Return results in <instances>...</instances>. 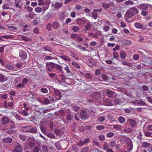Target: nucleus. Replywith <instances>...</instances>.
I'll return each mask as SVG.
<instances>
[{"mask_svg":"<svg viewBox=\"0 0 152 152\" xmlns=\"http://www.w3.org/2000/svg\"><path fill=\"white\" fill-rule=\"evenodd\" d=\"M133 148V145L132 141L129 140L128 142L127 148L128 150L129 151L132 150Z\"/></svg>","mask_w":152,"mask_h":152,"instance_id":"nucleus-28","label":"nucleus"},{"mask_svg":"<svg viewBox=\"0 0 152 152\" xmlns=\"http://www.w3.org/2000/svg\"><path fill=\"white\" fill-rule=\"evenodd\" d=\"M55 68L57 72H62V67L60 65L56 64Z\"/></svg>","mask_w":152,"mask_h":152,"instance_id":"nucleus-24","label":"nucleus"},{"mask_svg":"<svg viewBox=\"0 0 152 152\" xmlns=\"http://www.w3.org/2000/svg\"><path fill=\"white\" fill-rule=\"evenodd\" d=\"M43 49L45 51H48L50 52H51L53 51V49L50 47H43Z\"/></svg>","mask_w":152,"mask_h":152,"instance_id":"nucleus-46","label":"nucleus"},{"mask_svg":"<svg viewBox=\"0 0 152 152\" xmlns=\"http://www.w3.org/2000/svg\"><path fill=\"white\" fill-rule=\"evenodd\" d=\"M134 26L137 28L141 29L143 27V25L139 23L136 22L134 23Z\"/></svg>","mask_w":152,"mask_h":152,"instance_id":"nucleus-31","label":"nucleus"},{"mask_svg":"<svg viewBox=\"0 0 152 152\" xmlns=\"http://www.w3.org/2000/svg\"><path fill=\"white\" fill-rule=\"evenodd\" d=\"M6 77H5L4 75L2 74L0 75V81L1 82H4L7 80Z\"/></svg>","mask_w":152,"mask_h":152,"instance_id":"nucleus-36","label":"nucleus"},{"mask_svg":"<svg viewBox=\"0 0 152 152\" xmlns=\"http://www.w3.org/2000/svg\"><path fill=\"white\" fill-rule=\"evenodd\" d=\"M135 110V109H133L131 107H130L129 108H126L124 109L125 112L127 113H130L131 112V110Z\"/></svg>","mask_w":152,"mask_h":152,"instance_id":"nucleus-47","label":"nucleus"},{"mask_svg":"<svg viewBox=\"0 0 152 152\" xmlns=\"http://www.w3.org/2000/svg\"><path fill=\"white\" fill-rule=\"evenodd\" d=\"M40 91L44 94H47L48 93V91L47 88H42L40 89Z\"/></svg>","mask_w":152,"mask_h":152,"instance_id":"nucleus-45","label":"nucleus"},{"mask_svg":"<svg viewBox=\"0 0 152 152\" xmlns=\"http://www.w3.org/2000/svg\"><path fill=\"white\" fill-rule=\"evenodd\" d=\"M112 104H114V105L119 104L120 102V100L118 99H117L114 100H112Z\"/></svg>","mask_w":152,"mask_h":152,"instance_id":"nucleus-34","label":"nucleus"},{"mask_svg":"<svg viewBox=\"0 0 152 152\" xmlns=\"http://www.w3.org/2000/svg\"><path fill=\"white\" fill-rule=\"evenodd\" d=\"M13 38V36L12 35H6L0 36V40H3V38L5 39H12Z\"/></svg>","mask_w":152,"mask_h":152,"instance_id":"nucleus-26","label":"nucleus"},{"mask_svg":"<svg viewBox=\"0 0 152 152\" xmlns=\"http://www.w3.org/2000/svg\"><path fill=\"white\" fill-rule=\"evenodd\" d=\"M105 119V118L104 116H99L98 118V122L102 123L104 121Z\"/></svg>","mask_w":152,"mask_h":152,"instance_id":"nucleus-33","label":"nucleus"},{"mask_svg":"<svg viewBox=\"0 0 152 152\" xmlns=\"http://www.w3.org/2000/svg\"><path fill=\"white\" fill-rule=\"evenodd\" d=\"M109 145L108 142H104L103 145V149L104 151L107 150V148H109Z\"/></svg>","mask_w":152,"mask_h":152,"instance_id":"nucleus-29","label":"nucleus"},{"mask_svg":"<svg viewBox=\"0 0 152 152\" xmlns=\"http://www.w3.org/2000/svg\"><path fill=\"white\" fill-rule=\"evenodd\" d=\"M102 7L104 9L108 8L110 7V5L109 4L105 3L102 4Z\"/></svg>","mask_w":152,"mask_h":152,"instance_id":"nucleus-53","label":"nucleus"},{"mask_svg":"<svg viewBox=\"0 0 152 152\" xmlns=\"http://www.w3.org/2000/svg\"><path fill=\"white\" fill-rule=\"evenodd\" d=\"M80 109V107L78 106L74 105L72 107V109L75 111H78Z\"/></svg>","mask_w":152,"mask_h":152,"instance_id":"nucleus-56","label":"nucleus"},{"mask_svg":"<svg viewBox=\"0 0 152 152\" xmlns=\"http://www.w3.org/2000/svg\"><path fill=\"white\" fill-rule=\"evenodd\" d=\"M123 42L125 44H130L132 43V41L129 40L124 39L123 40Z\"/></svg>","mask_w":152,"mask_h":152,"instance_id":"nucleus-60","label":"nucleus"},{"mask_svg":"<svg viewBox=\"0 0 152 152\" xmlns=\"http://www.w3.org/2000/svg\"><path fill=\"white\" fill-rule=\"evenodd\" d=\"M43 122H41L39 124V127L41 132L45 134L46 133V128L45 125L43 124Z\"/></svg>","mask_w":152,"mask_h":152,"instance_id":"nucleus-10","label":"nucleus"},{"mask_svg":"<svg viewBox=\"0 0 152 152\" xmlns=\"http://www.w3.org/2000/svg\"><path fill=\"white\" fill-rule=\"evenodd\" d=\"M84 76L86 78L88 79L91 80L93 78L92 76L89 73L85 74Z\"/></svg>","mask_w":152,"mask_h":152,"instance_id":"nucleus-30","label":"nucleus"},{"mask_svg":"<svg viewBox=\"0 0 152 152\" xmlns=\"http://www.w3.org/2000/svg\"><path fill=\"white\" fill-rule=\"evenodd\" d=\"M60 57L61 58L64 60L65 61H67L68 62H70L71 61V60L70 58L66 55H61V56H60Z\"/></svg>","mask_w":152,"mask_h":152,"instance_id":"nucleus-21","label":"nucleus"},{"mask_svg":"<svg viewBox=\"0 0 152 152\" xmlns=\"http://www.w3.org/2000/svg\"><path fill=\"white\" fill-rule=\"evenodd\" d=\"M45 135L50 138L56 139L55 135L52 133H48L47 132L46 133H45Z\"/></svg>","mask_w":152,"mask_h":152,"instance_id":"nucleus-23","label":"nucleus"},{"mask_svg":"<svg viewBox=\"0 0 152 152\" xmlns=\"http://www.w3.org/2000/svg\"><path fill=\"white\" fill-rule=\"evenodd\" d=\"M91 25L90 24L86 23L85 26V28L87 31H89L91 30Z\"/></svg>","mask_w":152,"mask_h":152,"instance_id":"nucleus-38","label":"nucleus"},{"mask_svg":"<svg viewBox=\"0 0 152 152\" xmlns=\"http://www.w3.org/2000/svg\"><path fill=\"white\" fill-rule=\"evenodd\" d=\"M52 5V7H54L55 9L58 10L61 7L62 4L57 2L55 4L53 3Z\"/></svg>","mask_w":152,"mask_h":152,"instance_id":"nucleus-13","label":"nucleus"},{"mask_svg":"<svg viewBox=\"0 0 152 152\" xmlns=\"http://www.w3.org/2000/svg\"><path fill=\"white\" fill-rule=\"evenodd\" d=\"M54 94L55 95V98L58 100H59L61 97V92L58 90L55 89L54 90Z\"/></svg>","mask_w":152,"mask_h":152,"instance_id":"nucleus-9","label":"nucleus"},{"mask_svg":"<svg viewBox=\"0 0 152 152\" xmlns=\"http://www.w3.org/2000/svg\"><path fill=\"white\" fill-rule=\"evenodd\" d=\"M2 15L4 16L7 18V19L9 20L10 18V15L5 12H3L2 13Z\"/></svg>","mask_w":152,"mask_h":152,"instance_id":"nucleus-42","label":"nucleus"},{"mask_svg":"<svg viewBox=\"0 0 152 152\" xmlns=\"http://www.w3.org/2000/svg\"><path fill=\"white\" fill-rule=\"evenodd\" d=\"M96 128L97 130L100 131L104 129V126L103 125H98L96 126Z\"/></svg>","mask_w":152,"mask_h":152,"instance_id":"nucleus-55","label":"nucleus"},{"mask_svg":"<svg viewBox=\"0 0 152 152\" xmlns=\"http://www.w3.org/2000/svg\"><path fill=\"white\" fill-rule=\"evenodd\" d=\"M66 112L67 113H68L69 115L67 116L66 117V120L67 122H70L73 118V116L72 113L70 112V109L66 110Z\"/></svg>","mask_w":152,"mask_h":152,"instance_id":"nucleus-8","label":"nucleus"},{"mask_svg":"<svg viewBox=\"0 0 152 152\" xmlns=\"http://www.w3.org/2000/svg\"><path fill=\"white\" fill-rule=\"evenodd\" d=\"M24 87L25 85H23L22 83L17 84L16 86L17 89H18L19 88H24Z\"/></svg>","mask_w":152,"mask_h":152,"instance_id":"nucleus-44","label":"nucleus"},{"mask_svg":"<svg viewBox=\"0 0 152 152\" xmlns=\"http://www.w3.org/2000/svg\"><path fill=\"white\" fill-rule=\"evenodd\" d=\"M89 151V147H86L82 148L80 151V152H88Z\"/></svg>","mask_w":152,"mask_h":152,"instance_id":"nucleus-41","label":"nucleus"},{"mask_svg":"<svg viewBox=\"0 0 152 152\" xmlns=\"http://www.w3.org/2000/svg\"><path fill=\"white\" fill-rule=\"evenodd\" d=\"M59 26L60 24L59 23L56 21L53 22L52 24V27L54 29L58 28L59 27Z\"/></svg>","mask_w":152,"mask_h":152,"instance_id":"nucleus-22","label":"nucleus"},{"mask_svg":"<svg viewBox=\"0 0 152 152\" xmlns=\"http://www.w3.org/2000/svg\"><path fill=\"white\" fill-rule=\"evenodd\" d=\"M138 7L140 10H146L148 9V5L146 4H139Z\"/></svg>","mask_w":152,"mask_h":152,"instance_id":"nucleus-14","label":"nucleus"},{"mask_svg":"<svg viewBox=\"0 0 152 152\" xmlns=\"http://www.w3.org/2000/svg\"><path fill=\"white\" fill-rule=\"evenodd\" d=\"M43 5H44L42 7V8L43 10L44 11H45L48 9L49 5V4L47 3H45V4H44Z\"/></svg>","mask_w":152,"mask_h":152,"instance_id":"nucleus-39","label":"nucleus"},{"mask_svg":"<svg viewBox=\"0 0 152 152\" xmlns=\"http://www.w3.org/2000/svg\"><path fill=\"white\" fill-rule=\"evenodd\" d=\"M76 23L80 26L83 25L84 23V20L83 18H78L76 20Z\"/></svg>","mask_w":152,"mask_h":152,"instance_id":"nucleus-20","label":"nucleus"},{"mask_svg":"<svg viewBox=\"0 0 152 152\" xmlns=\"http://www.w3.org/2000/svg\"><path fill=\"white\" fill-rule=\"evenodd\" d=\"M127 122L129 124V125L132 127H134L137 124L136 121L135 120L132 119H128Z\"/></svg>","mask_w":152,"mask_h":152,"instance_id":"nucleus-12","label":"nucleus"},{"mask_svg":"<svg viewBox=\"0 0 152 152\" xmlns=\"http://www.w3.org/2000/svg\"><path fill=\"white\" fill-rule=\"evenodd\" d=\"M19 137V138L23 141L26 140L27 138V137L26 136L22 134H20Z\"/></svg>","mask_w":152,"mask_h":152,"instance_id":"nucleus-40","label":"nucleus"},{"mask_svg":"<svg viewBox=\"0 0 152 152\" xmlns=\"http://www.w3.org/2000/svg\"><path fill=\"white\" fill-rule=\"evenodd\" d=\"M104 104L105 105L108 106H112L114 105L112 104V101H111L109 99H107L104 101Z\"/></svg>","mask_w":152,"mask_h":152,"instance_id":"nucleus-19","label":"nucleus"},{"mask_svg":"<svg viewBox=\"0 0 152 152\" xmlns=\"http://www.w3.org/2000/svg\"><path fill=\"white\" fill-rule=\"evenodd\" d=\"M56 65V64L53 62H47L46 63V66L53 69L55 68Z\"/></svg>","mask_w":152,"mask_h":152,"instance_id":"nucleus-17","label":"nucleus"},{"mask_svg":"<svg viewBox=\"0 0 152 152\" xmlns=\"http://www.w3.org/2000/svg\"><path fill=\"white\" fill-rule=\"evenodd\" d=\"M120 57L122 59H124L126 56V54L123 52H121L120 53Z\"/></svg>","mask_w":152,"mask_h":152,"instance_id":"nucleus-49","label":"nucleus"},{"mask_svg":"<svg viewBox=\"0 0 152 152\" xmlns=\"http://www.w3.org/2000/svg\"><path fill=\"white\" fill-rule=\"evenodd\" d=\"M21 38L22 39L24 40L25 41H31V39L30 38H29L28 37L25 36H22L21 37Z\"/></svg>","mask_w":152,"mask_h":152,"instance_id":"nucleus-57","label":"nucleus"},{"mask_svg":"<svg viewBox=\"0 0 152 152\" xmlns=\"http://www.w3.org/2000/svg\"><path fill=\"white\" fill-rule=\"evenodd\" d=\"M110 145L111 147V148H113L115 145L116 142L115 141L112 140L110 142Z\"/></svg>","mask_w":152,"mask_h":152,"instance_id":"nucleus-58","label":"nucleus"},{"mask_svg":"<svg viewBox=\"0 0 152 152\" xmlns=\"http://www.w3.org/2000/svg\"><path fill=\"white\" fill-rule=\"evenodd\" d=\"M151 145L150 143H148L145 142H143L141 143L142 147L146 148L149 147Z\"/></svg>","mask_w":152,"mask_h":152,"instance_id":"nucleus-27","label":"nucleus"},{"mask_svg":"<svg viewBox=\"0 0 152 152\" xmlns=\"http://www.w3.org/2000/svg\"><path fill=\"white\" fill-rule=\"evenodd\" d=\"M22 129L24 132L33 134H35L37 132V129L36 127H33L31 126L23 127Z\"/></svg>","mask_w":152,"mask_h":152,"instance_id":"nucleus-3","label":"nucleus"},{"mask_svg":"<svg viewBox=\"0 0 152 152\" xmlns=\"http://www.w3.org/2000/svg\"><path fill=\"white\" fill-rule=\"evenodd\" d=\"M72 30L75 32H77L79 30V27L76 26H73L72 27Z\"/></svg>","mask_w":152,"mask_h":152,"instance_id":"nucleus-48","label":"nucleus"},{"mask_svg":"<svg viewBox=\"0 0 152 152\" xmlns=\"http://www.w3.org/2000/svg\"><path fill=\"white\" fill-rule=\"evenodd\" d=\"M64 68L65 70H66V72L67 73H71V71H70L69 67L68 65H66Z\"/></svg>","mask_w":152,"mask_h":152,"instance_id":"nucleus-50","label":"nucleus"},{"mask_svg":"<svg viewBox=\"0 0 152 152\" xmlns=\"http://www.w3.org/2000/svg\"><path fill=\"white\" fill-rule=\"evenodd\" d=\"M101 78H102L103 80L105 81H107L108 80V77L107 75L105 74H103L101 76Z\"/></svg>","mask_w":152,"mask_h":152,"instance_id":"nucleus-43","label":"nucleus"},{"mask_svg":"<svg viewBox=\"0 0 152 152\" xmlns=\"http://www.w3.org/2000/svg\"><path fill=\"white\" fill-rule=\"evenodd\" d=\"M133 104L134 105L145 106L147 105L146 103L142 100H136L132 102Z\"/></svg>","mask_w":152,"mask_h":152,"instance_id":"nucleus-6","label":"nucleus"},{"mask_svg":"<svg viewBox=\"0 0 152 152\" xmlns=\"http://www.w3.org/2000/svg\"><path fill=\"white\" fill-rule=\"evenodd\" d=\"M122 64L124 65H127L129 66H132V63L127 61H124Z\"/></svg>","mask_w":152,"mask_h":152,"instance_id":"nucleus-51","label":"nucleus"},{"mask_svg":"<svg viewBox=\"0 0 152 152\" xmlns=\"http://www.w3.org/2000/svg\"><path fill=\"white\" fill-rule=\"evenodd\" d=\"M39 148L37 146L34 147L33 148V151H31V152H39Z\"/></svg>","mask_w":152,"mask_h":152,"instance_id":"nucleus-64","label":"nucleus"},{"mask_svg":"<svg viewBox=\"0 0 152 152\" xmlns=\"http://www.w3.org/2000/svg\"><path fill=\"white\" fill-rule=\"evenodd\" d=\"M19 56L21 58L23 59H25L27 57L26 52L23 50H20L19 52Z\"/></svg>","mask_w":152,"mask_h":152,"instance_id":"nucleus-11","label":"nucleus"},{"mask_svg":"<svg viewBox=\"0 0 152 152\" xmlns=\"http://www.w3.org/2000/svg\"><path fill=\"white\" fill-rule=\"evenodd\" d=\"M4 142L6 143H10L12 141V139L9 137H6L3 139Z\"/></svg>","mask_w":152,"mask_h":152,"instance_id":"nucleus-25","label":"nucleus"},{"mask_svg":"<svg viewBox=\"0 0 152 152\" xmlns=\"http://www.w3.org/2000/svg\"><path fill=\"white\" fill-rule=\"evenodd\" d=\"M54 132L56 134L58 135L59 136H61L62 134V132H61L60 130L58 129H55Z\"/></svg>","mask_w":152,"mask_h":152,"instance_id":"nucleus-37","label":"nucleus"},{"mask_svg":"<svg viewBox=\"0 0 152 152\" xmlns=\"http://www.w3.org/2000/svg\"><path fill=\"white\" fill-rule=\"evenodd\" d=\"M1 123L2 125L7 124L9 122V119L6 117L1 118Z\"/></svg>","mask_w":152,"mask_h":152,"instance_id":"nucleus-15","label":"nucleus"},{"mask_svg":"<svg viewBox=\"0 0 152 152\" xmlns=\"http://www.w3.org/2000/svg\"><path fill=\"white\" fill-rule=\"evenodd\" d=\"M124 132L126 133H130L132 131V129L131 128H126L124 130Z\"/></svg>","mask_w":152,"mask_h":152,"instance_id":"nucleus-59","label":"nucleus"},{"mask_svg":"<svg viewBox=\"0 0 152 152\" xmlns=\"http://www.w3.org/2000/svg\"><path fill=\"white\" fill-rule=\"evenodd\" d=\"M28 145L31 148L34 147L35 145L34 142L32 139L28 142Z\"/></svg>","mask_w":152,"mask_h":152,"instance_id":"nucleus-35","label":"nucleus"},{"mask_svg":"<svg viewBox=\"0 0 152 152\" xmlns=\"http://www.w3.org/2000/svg\"><path fill=\"white\" fill-rule=\"evenodd\" d=\"M102 8H99L98 9H94L93 10V12L96 13V12H100L102 11Z\"/></svg>","mask_w":152,"mask_h":152,"instance_id":"nucleus-61","label":"nucleus"},{"mask_svg":"<svg viewBox=\"0 0 152 152\" xmlns=\"http://www.w3.org/2000/svg\"><path fill=\"white\" fill-rule=\"evenodd\" d=\"M72 64L73 66L77 69H79L80 68V65L75 62H72Z\"/></svg>","mask_w":152,"mask_h":152,"instance_id":"nucleus-52","label":"nucleus"},{"mask_svg":"<svg viewBox=\"0 0 152 152\" xmlns=\"http://www.w3.org/2000/svg\"><path fill=\"white\" fill-rule=\"evenodd\" d=\"M138 10L137 8L133 7L129 9L126 12L125 15V17L126 18V17L129 18H131L133 15L136 14L138 12Z\"/></svg>","mask_w":152,"mask_h":152,"instance_id":"nucleus-1","label":"nucleus"},{"mask_svg":"<svg viewBox=\"0 0 152 152\" xmlns=\"http://www.w3.org/2000/svg\"><path fill=\"white\" fill-rule=\"evenodd\" d=\"M118 121L121 124L124 123L125 121V119L122 116H120L118 118Z\"/></svg>","mask_w":152,"mask_h":152,"instance_id":"nucleus-32","label":"nucleus"},{"mask_svg":"<svg viewBox=\"0 0 152 152\" xmlns=\"http://www.w3.org/2000/svg\"><path fill=\"white\" fill-rule=\"evenodd\" d=\"M58 14L60 20L63 21L65 19V12H58Z\"/></svg>","mask_w":152,"mask_h":152,"instance_id":"nucleus-16","label":"nucleus"},{"mask_svg":"<svg viewBox=\"0 0 152 152\" xmlns=\"http://www.w3.org/2000/svg\"><path fill=\"white\" fill-rule=\"evenodd\" d=\"M56 148L58 149H60L61 148V145L59 142H57L55 144Z\"/></svg>","mask_w":152,"mask_h":152,"instance_id":"nucleus-54","label":"nucleus"},{"mask_svg":"<svg viewBox=\"0 0 152 152\" xmlns=\"http://www.w3.org/2000/svg\"><path fill=\"white\" fill-rule=\"evenodd\" d=\"M88 113L86 109L82 110L79 114V116L83 119H86L88 117Z\"/></svg>","mask_w":152,"mask_h":152,"instance_id":"nucleus-4","label":"nucleus"},{"mask_svg":"<svg viewBox=\"0 0 152 152\" xmlns=\"http://www.w3.org/2000/svg\"><path fill=\"white\" fill-rule=\"evenodd\" d=\"M106 93L107 96L110 98H115L117 96L116 93L111 90L107 89Z\"/></svg>","mask_w":152,"mask_h":152,"instance_id":"nucleus-5","label":"nucleus"},{"mask_svg":"<svg viewBox=\"0 0 152 152\" xmlns=\"http://www.w3.org/2000/svg\"><path fill=\"white\" fill-rule=\"evenodd\" d=\"M143 62H145L143 64L147 66H148L151 64V59L148 58L145 59L143 60Z\"/></svg>","mask_w":152,"mask_h":152,"instance_id":"nucleus-18","label":"nucleus"},{"mask_svg":"<svg viewBox=\"0 0 152 152\" xmlns=\"http://www.w3.org/2000/svg\"><path fill=\"white\" fill-rule=\"evenodd\" d=\"M100 96V94L99 92H93L89 95V98L88 99V102H93L96 100H98L99 99Z\"/></svg>","mask_w":152,"mask_h":152,"instance_id":"nucleus-2","label":"nucleus"},{"mask_svg":"<svg viewBox=\"0 0 152 152\" xmlns=\"http://www.w3.org/2000/svg\"><path fill=\"white\" fill-rule=\"evenodd\" d=\"M105 138V137L104 135L103 134L100 135L99 137V140L101 141H102L104 140Z\"/></svg>","mask_w":152,"mask_h":152,"instance_id":"nucleus-63","label":"nucleus"},{"mask_svg":"<svg viewBox=\"0 0 152 152\" xmlns=\"http://www.w3.org/2000/svg\"><path fill=\"white\" fill-rule=\"evenodd\" d=\"M15 146L14 148L15 152H22L23 148L21 145L19 143L17 142L15 144Z\"/></svg>","mask_w":152,"mask_h":152,"instance_id":"nucleus-7","label":"nucleus"},{"mask_svg":"<svg viewBox=\"0 0 152 152\" xmlns=\"http://www.w3.org/2000/svg\"><path fill=\"white\" fill-rule=\"evenodd\" d=\"M148 12L146 10H142L141 12V15L143 16H145L147 15Z\"/></svg>","mask_w":152,"mask_h":152,"instance_id":"nucleus-62","label":"nucleus"}]
</instances>
